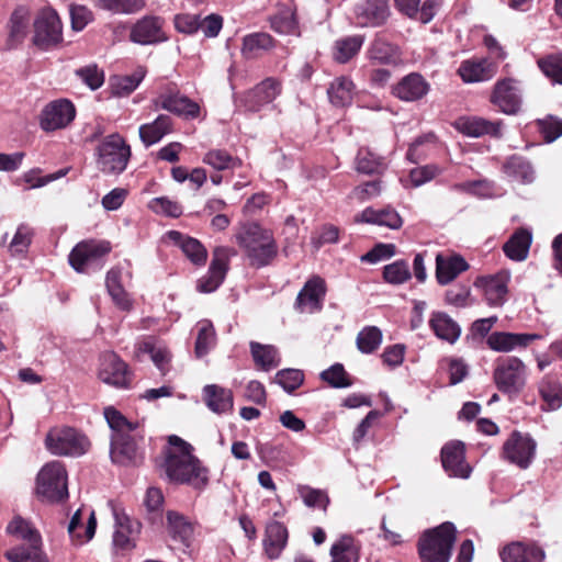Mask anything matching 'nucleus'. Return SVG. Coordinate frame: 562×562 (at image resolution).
Returning <instances> with one entry per match:
<instances>
[{
    "label": "nucleus",
    "instance_id": "obj_1",
    "mask_svg": "<svg viewBox=\"0 0 562 562\" xmlns=\"http://www.w3.org/2000/svg\"><path fill=\"white\" fill-rule=\"evenodd\" d=\"M235 239L244 250L249 265L256 269L271 265L278 256V244L272 232L257 222L241 223Z\"/></svg>",
    "mask_w": 562,
    "mask_h": 562
},
{
    "label": "nucleus",
    "instance_id": "obj_2",
    "mask_svg": "<svg viewBox=\"0 0 562 562\" xmlns=\"http://www.w3.org/2000/svg\"><path fill=\"white\" fill-rule=\"evenodd\" d=\"M164 469L167 477L175 483L188 484L201 490L209 482L207 469L187 449H182L179 452L168 451Z\"/></svg>",
    "mask_w": 562,
    "mask_h": 562
},
{
    "label": "nucleus",
    "instance_id": "obj_3",
    "mask_svg": "<svg viewBox=\"0 0 562 562\" xmlns=\"http://www.w3.org/2000/svg\"><path fill=\"white\" fill-rule=\"evenodd\" d=\"M456 532L454 525L449 521L425 531L418 541L422 562H449Z\"/></svg>",
    "mask_w": 562,
    "mask_h": 562
},
{
    "label": "nucleus",
    "instance_id": "obj_4",
    "mask_svg": "<svg viewBox=\"0 0 562 562\" xmlns=\"http://www.w3.org/2000/svg\"><path fill=\"white\" fill-rule=\"evenodd\" d=\"M527 366L518 357H499L493 369V382L508 397H517L527 384Z\"/></svg>",
    "mask_w": 562,
    "mask_h": 562
},
{
    "label": "nucleus",
    "instance_id": "obj_5",
    "mask_svg": "<svg viewBox=\"0 0 562 562\" xmlns=\"http://www.w3.org/2000/svg\"><path fill=\"white\" fill-rule=\"evenodd\" d=\"M36 493L43 502L57 503L68 497L67 472L64 464L53 461L37 474Z\"/></svg>",
    "mask_w": 562,
    "mask_h": 562
},
{
    "label": "nucleus",
    "instance_id": "obj_6",
    "mask_svg": "<svg viewBox=\"0 0 562 562\" xmlns=\"http://www.w3.org/2000/svg\"><path fill=\"white\" fill-rule=\"evenodd\" d=\"M97 154V164L102 172L119 175L126 169L131 149L119 134H111L98 146Z\"/></svg>",
    "mask_w": 562,
    "mask_h": 562
},
{
    "label": "nucleus",
    "instance_id": "obj_7",
    "mask_svg": "<svg viewBox=\"0 0 562 562\" xmlns=\"http://www.w3.org/2000/svg\"><path fill=\"white\" fill-rule=\"evenodd\" d=\"M45 443L56 456L80 457L90 448L87 436L71 427L52 429L46 436Z\"/></svg>",
    "mask_w": 562,
    "mask_h": 562
},
{
    "label": "nucleus",
    "instance_id": "obj_8",
    "mask_svg": "<svg viewBox=\"0 0 562 562\" xmlns=\"http://www.w3.org/2000/svg\"><path fill=\"white\" fill-rule=\"evenodd\" d=\"M63 41V24L57 12L43 9L34 21L33 43L41 49H49Z\"/></svg>",
    "mask_w": 562,
    "mask_h": 562
},
{
    "label": "nucleus",
    "instance_id": "obj_9",
    "mask_svg": "<svg viewBox=\"0 0 562 562\" xmlns=\"http://www.w3.org/2000/svg\"><path fill=\"white\" fill-rule=\"evenodd\" d=\"M236 256V250L227 246H217L213 250L207 274L198 281V290L202 293L215 291L224 281L229 259Z\"/></svg>",
    "mask_w": 562,
    "mask_h": 562
},
{
    "label": "nucleus",
    "instance_id": "obj_10",
    "mask_svg": "<svg viewBox=\"0 0 562 562\" xmlns=\"http://www.w3.org/2000/svg\"><path fill=\"white\" fill-rule=\"evenodd\" d=\"M537 443L528 435L514 431L503 445V458L520 469H527L536 454Z\"/></svg>",
    "mask_w": 562,
    "mask_h": 562
},
{
    "label": "nucleus",
    "instance_id": "obj_11",
    "mask_svg": "<svg viewBox=\"0 0 562 562\" xmlns=\"http://www.w3.org/2000/svg\"><path fill=\"white\" fill-rule=\"evenodd\" d=\"M75 116L76 109L72 102L59 99L45 105L41 113L40 125L42 130L53 132L69 125Z\"/></svg>",
    "mask_w": 562,
    "mask_h": 562
},
{
    "label": "nucleus",
    "instance_id": "obj_12",
    "mask_svg": "<svg viewBox=\"0 0 562 562\" xmlns=\"http://www.w3.org/2000/svg\"><path fill=\"white\" fill-rule=\"evenodd\" d=\"M509 271L503 270L493 276L476 278L474 286L482 290L486 303L492 307L503 306L508 293Z\"/></svg>",
    "mask_w": 562,
    "mask_h": 562
},
{
    "label": "nucleus",
    "instance_id": "obj_13",
    "mask_svg": "<svg viewBox=\"0 0 562 562\" xmlns=\"http://www.w3.org/2000/svg\"><path fill=\"white\" fill-rule=\"evenodd\" d=\"M491 102L505 114L518 113L522 103L518 82L510 78L497 81L491 95Z\"/></svg>",
    "mask_w": 562,
    "mask_h": 562
},
{
    "label": "nucleus",
    "instance_id": "obj_14",
    "mask_svg": "<svg viewBox=\"0 0 562 562\" xmlns=\"http://www.w3.org/2000/svg\"><path fill=\"white\" fill-rule=\"evenodd\" d=\"M326 295V283L321 277H313L306 281L297 293L294 308L299 313L313 314L319 312Z\"/></svg>",
    "mask_w": 562,
    "mask_h": 562
},
{
    "label": "nucleus",
    "instance_id": "obj_15",
    "mask_svg": "<svg viewBox=\"0 0 562 562\" xmlns=\"http://www.w3.org/2000/svg\"><path fill=\"white\" fill-rule=\"evenodd\" d=\"M111 250V244L105 240H87L76 245L69 254V263L78 272H83L86 268L102 258Z\"/></svg>",
    "mask_w": 562,
    "mask_h": 562
},
{
    "label": "nucleus",
    "instance_id": "obj_16",
    "mask_svg": "<svg viewBox=\"0 0 562 562\" xmlns=\"http://www.w3.org/2000/svg\"><path fill=\"white\" fill-rule=\"evenodd\" d=\"M164 19L159 16H144L132 27L130 38L139 45H154L168 41V36L162 30Z\"/></svg>",
    "mask_w": 562,
    "mask_h": 562
},
{
    "label": "nucleus",
    "instance_id": "obj_17",
    "mask_svg": "<svg viewBox=\"0 0 562 562\" xmlns=\"http://www.w3.org/2000/svg\"><path fill=\"white\" fill-rule=\"evenodd\" d=\"M441 463L449 476L468 479L471 467L465 462V447L462 441H450L441 449Z\"/></svg>",
    "mask_w": 562,
    "mask_h": 562
},
{
    "label": "nucleus",
    "instance_id": "obj_18",
    "mask_svg": "<svg viewBox=\"0 0 562 562\" xmlns=\"http://www.w3.org/2000/svg\"><path fill=\"white\" fill-rule=\"evenodd\" d=\"M99 378L115 387H127L131 383L127 364L114 352H106L101 357Z\"/></svg>",
    "mask_w": 562,
    "mask_h": 562
},
{
    "label": "nucleus",
    "instance_id": "obj_19",
    "mask_svg": "<svg viewBox=\"0 0 562 562\" xmlns=\"http://www.w3.org/2000/svg\"><path fill=\"white\" fill-rule=\"evenodd\" d=\"M153 102L156 109H162L179 116L194 119L200 113L198 103L179 91L161 92Z\"/></svg>",
    "mask_w": 562,
    "mask_h": 562
},
{
    "label": "nucleus",
    "instance_id": "obj_20",
    "mask_svg": "<svg viewBox=\"0 0 562 562\" xmlns=\"http://www.w3.org/2000/svg\"><path fill=\"white\" fill-rule=\"evenodd\" d=\"M281 90V82L273 77H268L245 94L244 105L248 111L257 112L271 103Z\"/></svg>",
    "mask_w": 562,
    "mask_h": 562
},
{
    "label": "nucleus",
    "instance_id": "obj_21",
    "mask_svg": "<svg viewBox=\"0 0 562 562\" xmlns=\"http://www.w3.org/2000/svg\"><path fill=\"white\" fill-rule=\"evenodd\" d=\"M110 456L114 463L121 465H136L143 459L136 442L130 434L111 436Z\"/></svg>",
    "mask_w": 562,
    "mask_h": 562
},
{
    "label": "nucleus",
    "instance_id": "obj_22",
    "mask_svg": "<svg viewBox=\"0 0 562 562\" xmlns=\"http://www.w3.org/2000/svg\"><path fill=\"white\" fill-rule=\"evenodd\" d=\"M540 337L538 334L494 331L487 336L486 345L496 352H510L516 348H526Z\"/></svg>",
    "mask_w": 562,
    "mask_h": 562
},
{
    "label": "nucleus",
    "instance_id": "obj_23",
    "mask_svg": "<svg viewBox=\"0 0 562 562\" xmlns=\"http://www.w3.org/2000/svg\"><path fill=\"white\" fill-rule=\"evenodd\" d=\"M115 518V531L113 544L120 550H131L135 547V539L139 532V522H133L125 514L113 510Z\"/></svg>",
    "mask_w": 562,
    "mask_h": 562
},
{
    "label": "nucleus",
    "instance_id": "obj_24",
    "mask_svg": "<svg viewBox=\"0 0 562 562\" xmlns=\"http://www.w3.org/2000/svg\"><path fill=\"white\" fill-rule=\"evenodd\" d=\"M355 12L361 26H379L389 16V5L385 0H364L356 7Z\"/></svg>",
    "mask_w": 562,
    "mask_h": 562
},
{
    "label": "nucleus",
    "instance_id": "obj_25",
    "mask_svg": "<svg viewBox=\"0 0 562 562\" xmlns=\"http://www.w3.org/2000/svg\"><path fill=\"white\" fill-rule=\"evenodd\" d=\"M429 85L422 75L412 72L393 87V94L407 102H413L422 99L427 94Z\"/></svg>",
    "mask_w": 562,
    "mask_h": 562
},
{
    "label": "nucleus",
    "instance_id": "obj_26",
    "mask_svg": "<svg viewBox=\"0 0 562 562\" xmlns=\"http://www.w3.org/2000/svg\"><path fill=\"white\" fill-rule=\"evenodd\" d=\"M496 69V65L488 59H468L461 63L458 74L464 82L471 83L492 79Z\"/></svg>",
    "mask_w": 562,
    "mask_h": 562
},
{
    "label": "nucleus",
    "instance_id": "obj_27",
    "mask_svg": "<svg viewBox=\"0 0 562 562\" xmlns=\"http://www.w3.org/2000/svg\"><path fill=\"white\" fill-rule=\"evenodd\" d=\"M469 269L468 262L461 256H436V279L439 284L446 285L452 282L460 273Z\"/></svg>",
    "mask_w": 562,
    "mask_h": 562
},
{
    "label": "nucleus",
    "instance_id": "obj_28",
    "mask_svg": "<svg viewBox=\"0 0 562 562\" xmlns=\"http://www.w3.org/2000/svg\"><path fill=\"white\" fill-rule=\"evenodd\" d=\"M169 238L178 245L184 256L195 266H203L207 259V251L200 240L186 236L178 231L168 232Z\"/></svg>",
    "mask_w": 562,
    "mask_h": 562
},
{
    "label": "nucleus",
    "instance_id": "obj_29",
    "mask_svg": "<svg viewBox=\"0 0 562 562\" xmlns=\"http://www.w3.org/2000/svg\"><path fill=\"white\" fill-rule=\"evenodd\" d=\"M458 130L470 137H481L483 135L499 137L502 135V122H492L483 117L461 119L458 122Z\"/></svg>",
    "mask_w": 562,
    "mask_h": 562
},
{
    "label": "nucleus",
    "instance_id": "obj_30",
    "mask_svg": "<svg viewBox=\"0 0 562 562\" xmlns=\"http://www.w3.org/2000/svg\"><path fill=\"white\" fill-rule=\"evenodd\" d=\"M532 234L529 229L520 227L514 232L503 246L507 258L514 261H524L529 254Z\"/></svg>",
    "mask_w": 562,
    "mask_h": 562
},
{
    "label": "nucleus",
    "instance_id": "obj_31",
    "mask_svg": "<svg viewBox=\"0 0 562 562\" xmlns=\"http://www.w3.org/2000/svg\"><path fill=\"white\" fill-rule=\"evenodd\" d=\"M203 400L206 406L216 414L231 412L234 406L233 392L216 384L203 387Z\"/></svg>",
    "mask_w": 562,
    "mask_h": 562
},
{
    "label": "nucleus",
    "instance_id": "obj_32",
    "mask_svg": "<svg viewBox=\"0 0 562 562\" xmlns=\"http://www.w3.org/2000/svg\"><path fill=\"white\" fill-rule=\"evenodd\" d=\"M173 122L167 114H160L151 123L143 124L138 128L139 138L146 147H149L172 132Z\"/></svg>",
    "mask_w": 562,
    "mask_h": 562
},
{
    "label": "nucleus",
    "instance_id": "obj_33",
    "mask_svg": "<svg viewBox=\"0 0 562 562\" xmlns=\"http://www.w3.org/2000/svg\"><path fill=\"white\" fill-rule=\"evenodd\" d=\"M503 562H542L544 551L537 546H524L520 542H514L503 548L501 551Z\"/></svg>",
    "mask_w": 562,
    "mask_h": 562
},
{
    "label": "nucleus",
    "instance_id": "obj_34",
    "mask_svg": "<svg viewBox=\"0 0 562 562\" xmlns=\"http://www.w3.org/2000/svg\"><path fill=\"white\" fill-rule=\"evenodd\" d=\"M429 326L439 339L450 344H454L461 335L459 324L445 312H432Z\"/></svg>",
    "mask_w": 562,
    "mask_h": 562
},
{
    "label": "nucleus",
    "instance_id": "obj_35",
    "mask_svg": "<svg viewBox=\"0 0 562 562\" xmlns=\"http://www.w3.org/2000/svg\"><path fill=\"white\" fill-rule=\"evenodd\" d=\"M29 19V11L23 7L12 12L8 23L7 49H14L23 43L27 34Z\"/></svg>",
    "mask_w": 562,
    "mask_h": 562
},
{
    "label": "nucleus",
    "instance_id": "obj_36",
    "mask_svg": "<svg viewBox=\"0 0 562 562\" xmlns=\"http://www.w3.org/2000/svg\"><path fill=\"white\" fill-rule=\"evenodd\" d=\"M288 529L280 521H272L266 528L265 551L269 559H277L285 548Z\"/></svg>",
    "mask_w": 562,
    "mask_h": 562
},
{
    "label": "nucleus",
    "instance_id": "obj_37",
    "mask_svg": "<svg viewBox=\"0 0 562 562\" xmlns=\"http://www.w3.org/2000/svg\"><path fill=\"white\" fill-rule=\"evenodd\" d=\"M274 47V40L268 33H251L243 38L241 55L246 59H255Z\"/></svg>",
    "mask_w": 562,
    "mask_h": 562
},
{
    "label": "nucleus",
    "instance_id": "obj_38",
    "mask_svg": "<svg viewBox=\"0 0 562 562\" xmlns=\"http://www.w3.org/2000/svg\"><path fill=\"white\" fill-rule=\"evenodd\" d=\"M368 57L371 61L380 65H396L401 61L398 47L381 37L374 38L368 50Z\"/></svg>",
    "mask_w": 562,
    "mask_h": 562
},
{
    "label": "nucleus",
    "instance_id": "obj_39",
    "mask_svg": "<svg viewBox=\"0 0 562 562\" xmlns=\"http://www.w3.org/2000/svg\"><path fill=\"white\" fill-rule=\"evenodd\" d=\"M81 509H77L68 524V533L76 543H83L93 538L97 528L94 512L90 513L87 526L82 525Z\"/></svg>",
    "mask_w": 562,
    "mask_h": 562
},
{
    "label": "nucleus",
    "instance_id": "obj_40",
    "mask_svg": "<svg viewBox=\"0 0 562 562\" xmlns=\"http://www.w3.org/2000/svg\"><path fill=\"white\" fill-rule=\"evenodd\" d=\"M360 221L369 224L386 226L391 229H397L402 226V218L393 209L374 210L367 207L360 215Z\"/></svg>",
    "mask_w": 562,
    "mask_h": 562
},
{
    "label": "nucleus",
    "instance_id": "obj_41",
    "mask_svg": "<svg viewBox=\"0 0 562 562\" xmlns=\"http://www.w3.org/2000/svg\"><path fill=\"white\" fill-rule=\"evenodd\" d=\"M360 547L348 535L341 536L330 548L331 562H358Z\"/></svg>",
    "mask_w": 562,
    "mask_h": 562
},
{
    "label": "nucleus",
    "instance_id": "obj_42",
    "mask_svg": "<svg viewBox=\"0 0 562 562\" xmlns=\"http://www.w3.org/2000/svg\"><path fill=\"white\" fill-rule=\"evenodd\" d=\"M355 85L346 77L336 78L329 86L327 93L329 101L335 106H347L353 98Z\"/></svg>",
    "mask_w": 562,
    "mask_h": 562
},
{
    "label": "nucleus",
    "instance_id": "obj_43",
    "mask_svg": "<svg viewBox=\"0 0 562 562\" xmlns=\"http://www.w3.org/2000/svg\"><path fill=\"white\" fill-rule=\"evenodd\" d=\"M168 532L175 541H179L189 547L190 539L193 535L192 525L180 514L169 512L167 514Z\"/></svg>",
    "mask_w": 562,
    "mask_h": 562
},
{
    "label": "nucleus",
    "instance_id": "obj_44",
    "mask_svg": "<svg viewBox=\"0 0 562 562\" xmlns=\"http://www.w3.org/2000/svg\"><path fill=\"white\" fill-rule=\"evenodd\" d=\"M503 170L507 177L522 183L532 182L535 178L530 162L520 156L509 157L503 165Z\"/></svg>",
    "mask_w": 562,
    "mask_h": 562
},
{
    "label": "nucleus",
    "instance_id": "obj_45",
    "mask_svg": "<svg viewBox=\"0 0 562 562\" xmlns=\"http://www.w3.org/2000/svg\"><path fill=\"white\" fill-rule=\"evenodd\" d=\"M250 352L257 367L269 371L279 366L278 350L271 345L250 342Z\"/></svg>",
    "mask_w": 562,
    "mask_h": 562
},
{
    "label": "nucleus",
    "instance_id": "obj_46",
    "mask_svg": "<svg viewBox=\"0 0 562 562\" xmlns=\"http://www.w3.org/2000/svg\"><path fill=\"white\" fill-rule=\"evenodd\" d=\"M364 43L362 35H352L340 38L335 42L334 58L338 63L345 64L358 54Z\"/></svg>",
    "mask_w": 562,
    "mask_h": 562
},
{
    "label": "nucleus",
    "instance_id": "obj_47",
    "mask_svg": "<svg viewBox=\"0 0 562 562\" xmlns=\"http://www.w3.org/2000/svg\"><path fill=\"white\" fill-rule=\"evenodd\" d=\"M539 393L548 409L554 411L562 406V384L557 379L543 378L539 383Z\"/></svg>",
    "mask_w": 562,
    "mask_h": 562
},
{
    "label": "nucleus",
    "instance_id": "obj_48",
    "mask_svg": "<svg viewBox=\"0 0 562 562\" xmlns=\"http://www.w3.org/2000/svg\"><path fill=\"white\" fill-rule=\"evenodd\" d=\"M145 77L143 68L136 69L132 75L116 76L111 79L112 94L116 97H124L132 93L142 82Z\"/></svg>",
    "mask_w": 562,
    "mask_h": 562
},
{
    "label": "nucleus",
    "instance_id": "obj_49",
    "mask_svg": "<svg viewBox=\"0 0 562 562\" xmlns=\"http://www.w3.org/2000/svg\"><path fill=\"white\" fill-rule=\"evenodd\" d=\"M105 285L114 303L122 310H128L131 302L127 293L121 284V271L111 269L106 273Z\"/></svg>",
    "mask_w": 562,
    "mask_h": 562
},
{
    "label": "nucleus",
    "instance_id": "obj_50",
    "mask_svg": "<svg viewBox=\"0 0 562 562\" xmlns=\"http://www.w3.org/2000/svg\"><path fill=\"white\" fill-rule=\"evenodd\" d=\"M4 555L10 562H48L41 544H22L8 550Z\"/></svg>",
    "mask_w": 562,
    "mask_h": 562
},
{
    "label": "nucleus",
    "instance_id": "obj_51",
    "mask_svg": "<svg viewBox=\"0 0 562 562\" xmlns=\"http://www.w3.org/2000/svg\"><path fill=\"white\" fill-rule=\"evenodd\" d=\"M356 169L366 175L381 173L385 169V164L382 157L361 148L356 157Z\"/></svg>",
    "mask_w": 562,
    "mask_h": 562
},
{
    "label": "nucleus",
    "instance_id": "obj_52",
    "mask_svg": "<svg viewBox=\"0 0 562 562\" xmlns=\"http://www.w3.org/2000/svg\"><path fill=\"white\" fill-rule=\"evenodd\" d=\"M216 335L213 324L210 321L199 323V331L195 340L194 352L202 358L215 346Z\"/></svg>",
    "mask_w": 562,
    "mask_h": 562
},
{
    "label": "nucleus",
    "instance_id": "obj_53",
    "mask_svg": "<svg viewBox=\"0 0 562 562\" xmlns=\"http://www.w3.org/2000/svg\"><path fill=\"white\" fill-rule=\"evenodd\" d=\"M537 65L553 83L562 85V53L546 55L537 60Z\"/></svg>",
    "mask_w": 562,
    "mask_h": 562
},
{
    "label": "nucleus",
    "instance_id": "obj_54",
    "mask_svg": "<svg viewBox=\"0 0 562 562\" xmlns=\"http://www.w3.org/2000/svg\"><path fill=\"white\" fill-rule=\"evenodd\" d=\"M139 351L148 353L158 370L162 374L166 373L171 359V353L165 346L157 345L151 340H147L140 344Z\"/></svg>",
    "mask_w": 562,
    "mask_h": 562
},
{
    "label": "nucleus",
    "instance_id": "obj_55",
    "mask_svg": "<svg viewBox=\"0 0 562 562\" xmlns=\"http://www.w3.org/2000/svg\"><path fill=\"white\" fill-rule=\"evenodd\" d=\"M10 535L16 536L29 542L27 546L42 544L40 533L21 517H15L7 527Z\"/></svg>",
    "mask_w": 562,
    "mask_h": 562
},
{
    "label": "nucleus",
    "instance_id": "obj_56",
    "mask_svg": "<svg viewBox=\"0 0 562 562\" xmlns=\"http://www.w3.org/2000/svg\"><path fill=\"white\" fill-rule=\"evenodd\" d=\"M382 337L380 328L367 326L357 336V347L362 353H372L380 347Z\"/></svg>",
    "mask_w": 562,
    "mask_h": 562
},
{
    "label": "nucleus",
    "instance_id": "obj_57",
    "mask_svg": "<svg viewBox=\"0 0 562 562\" xmlns=\"http://www.w3.org/2000/svg\"><path fill=\"white\" fill-rule=\"evenodd\" d=\"M104 417L106 419L108 425L112 429V435H125L131 434L133 430L137 428V424H133L128 422L125 416H123L117 409L114 407H106L104 409Z\"/></svg>",
    "mask_w": 562,
    "mask_h": 562
},
{
    "label": "nucleus",
    "instance_id": "obj_58",
    "mask_svg": "<svg viewBox=\"0 0 562 562\" xmlns=\"http://www.w3.org/2000/svg\"><path fill=\"white\" fill-rule=\"evenodd\" d=\"M271 29L280 34H292L296 29L294 12L290 8L281 9L270 18Z\"/></svg>",
    "mask_w": 562,
    "mask_h": 562
},
{
    "label": "nucleus",
    "instance_id": "obj_59",
    "mask_svg": "<svg viewBox=\"0 0 562 562\" xmlns=\"http://www.w3.org/2000/svg\"><path fill=\"white\" fill-rule=\"evenodd\" d=\"M471 289L467 284L457 283L445 293V303L450 306L463 308L471 305Z\"/></svg>",
    "mask_w": 562,
    "mask_h": 562
},
{
    "label": "nucleus",
    "instance_id": "obj_60",
    "mask_svg": "<svg viewBox=\"0 0 562 562\" xmlns=\"http://www.w3.org/2000/svg\"><path fill=\"white\" fill-rule=\"evenodd\" d=\"M274 381L285 392L292 393L303 384L304 373L299 369H283L277 372Z\"/></svg>",
    "mask_w": 562,
    "mask_h": 562
},
{
    "label": "nucleus",
    "instance_id": "obj_61",
    "mask_svg": "<svg viewBox=\"0 0 562 562\" xmlns=\"http://www.w3.org/2000/svg\"><path fill=\"white\" fill-rule=\"evenodd\" d=\"M203 162L210 165L216 170L235 168L240 164L238 159L222 149H212L207 151L203 158Z\"/></svg>",
    "mask_w": 562,
    "mask_h": 562
},
{
    "label": "nucleus",
    "instance_id": "obj_62",
    "mask_svg": "<svg viewBox=\"0 0 562 562\" xmlns=\"http://www.w3.org/2000/svg\"><path fill=\"white\" fill-rule=\"evenodd\" d=\"M75 75L91 90H97L104 83V72L95 64L76 69Z\"/></svg>",
    "mask_w": 562,
    "mask_h": 562
},
{
    "label": "nucleus",
    "instance_id": "obj_63",
    "mask_svg": "<svg viewBox=\"0 0 562 562\" xmlns=\"http://www.w3.org/2000/svg\"><path fill=\"white\" fill-rule=\"evenodd\" d=\"M538 130L547 143H552L562 136V119L547 115L537 120Z\"/></svg>",
    "mask_w": 562,
    "mask_h": 562
},
{
    "label": "nucleus",
    "instance_id": "obj_64",
    "mask_svg": "<svg viewBox=\"0 0 562 562\" xmlns=\"http://www.w3.org/2000/svg\"><path fill=\"white\" fill-rule=\"evenodd\" d=\"M321 379L327 382L331 387L344 389L351 385L345 368L340 363H335L321 373Z\"/></svg>",
    "mask_w": 562,
    "mask_h": 562
}]
</instances>
